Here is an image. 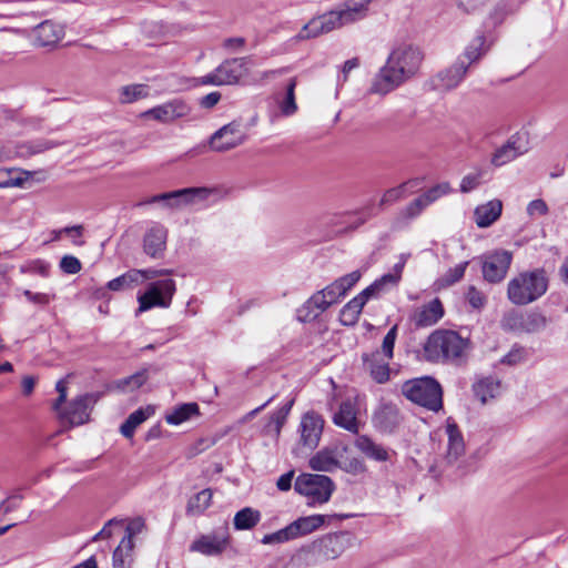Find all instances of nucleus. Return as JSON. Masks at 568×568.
<instances>
[{
    "label": "nucleus",
    "instance_id": "nucleus-51",
    "mask_svg": "<svg viewBox=\"0 0 568 568\" xmlns=\"http://www.w3.org/2000/svg\"><path fill=\"white\" fill-rule=\"evenodd\" d=\"M146 95V87L143 84H132L123 87L121 90V101L131 103Z\"/></svg>",
    "mask_w": 568,
    "mask_h": 568
},
{
    "label": "nucleus",
    "instance_id": "nucleus-16",
    "mask_svg": "<svg viewBox=\"0 0 568 568\" xmlns=\"http://www.w3.org/2000/svg\"><path fill=\"white\" fill-rule=\"evenodd\" d=\"M324 424L325 422L321 414L315 410L306 412L302 416L298 426L301 444L310 449L316 448L321 440Z\"/></svg>",
    "mask_w": 568,
    "mask_h": 568
},
{
    "label": "nucleus",
    "instance_id": "nucleus-11",
    "mask_svg": "<svg viewBox=\"0 0 568 568\" xmlns=\"http://www.w3.org/2000/svg\"><path fill=\"white\" fill-rule=\"evenodd\" d=\"M231 535L227 525H223L199 536L190 545V551L200 552L204 556L215 557L222 555L230 546Z\"/></svg>",
    "mask_w": 568,
    "mask_h": 568
},
{
    "label": "nucleus",
    "instance_id": "nucleus-6",
    "mask_svg": "<svg viewBox=\"0 0 568 568\" xmlns=\"http://www.w3.org/2000/svg\"><path fill=\"white\" fill-rule=\"evenodd\" d=\"M294 489L310 499L308 505L324 504L329 500L335 484L326 475L301 474L295 480Z\"/></svg>",
    "mask_w": 568,
    "mask_h": 568
},
{
    "label": "nucleus",
    "instance_id": "nucleus-5",
    "mask_svg": "<svg viewBox=\"0 0 568 568\" xmlns=\"http://www.w3.org/2000/svg\"><path fill=\"white\" fill-rule=\"evenodd\" d=\"M352 542L353 535L348 531L327 534L302 549L301 556L308 565H317L338 558Z\"/></svg>",
    "mask_w": 568,
    "mask_h": 568
},
{
    "label": "nucleus",
    "instance_id": "nucleus-10",
    "mask_svg": "<svg viewBox=\"0 0 568 568\" xmlns=\"http://www.w3.org/2000/svg\"><path fill=\"white\" fill-rule=\"evenodd\" d=\"M100 393H87L72 399L65 407L57 412L59 418L70 426H80L89 422L92 407L100 399Z\"/></svg>",
    "mask_w": 568,
    "mask_h": 568
},
{
    "label": "nucleus",
    "instance_id": "nucleus-44",
    "mask_svg": "<svg viewBox=\"0 0 568 568\" xmlns=\"http://www.w3.org/2000/svg\"><path fill=\"white\" fill-rule=\"evenodd\" d=\"M372 0H348L345 9L341 10L348 23L363 19Z\"/></svg>",
    "mask_w": 568,
    "mask_h": 568
},
{
    "label": "nucleus",
    "instance_id": "nucleus-23",
    "mask_svg": "<svg viewBox=\"0 0 568 568\" xmlns=\"http://www.w3.org/2000/svg\"><path fill=\"white\" fill-rule=\"evenodd\" d=\"M333 423L349 433L358 435L359 423L356 404L351 399L343 400L338 410L333 415Z\"/></svg>",
    "mask_w": 568,
    "mask_h": 568
},
{
    "label": "nucleus",
    "instance_id": "nucleus-22",
    "mask_svg": "<svg viewBox=\"0 0 568 568\" xmlns=\"http://www.w3.org/2000/svg\"><path fill=\"white\" fill-rule=\"evenodd\" d=\"M168 231L161 224L151 226L143 236V251L152 258H161L166 248Z\"/></svg>",
    "mask_w": 568,
    "mask_h": 568
},
{
    "label": "nucleus",
    "instance_id": "nucleus-20",
    "mask_svg": "<svg viewBox=\"0 0 568 568\" xmlns=\"http://www.w3.org/2000/svg\"><path fill=\"white\" fill-rule=\"evenodd\" d=\"M467 71L468 64H466V61L457 59L453 65L439 71L433 78V85L437 90H453L462 82Z\"/></svg>",
    "mask_w": 568,
    "mask_h": 568
},
{
    "label": "nucleus",
    "instance_id": "nucleus-57",
    "mask_svg": "<svg viewBox=\"0 0 568 568\" xmlns=\"http://www.w3.org/2000/svg\"><path fill=\"white\" fill-rule=\"evenodd\" d=\"M466 298L469 305L475 310H481L487 302L486 295L478 291L474 285L468 287Z\"/></svg>",
    "mask_w": 568,
    "mask_h": 568
},
{
    "label": "nucleus",
    "instance_id": "nucleus-43",
    "mask_svg": "<svg viewBox=\"0 0 568 568\" xmlns=\"http://www.w3.org/2000/svg\"><path fill=\"white\" fill-rule=\"evenodd\" d=\"M498 388L499 382L493 377H485L473 385L474 394L481 403H486L488 398L495 397Z\"/></svg>",
    "mask_w": 568,
    "mask_h": 568
},
{
    "label": "nucleus",
    "instance_id": "nucleus-41",
    "mask_svg": "<svg viewBox=\"0 0 568 568\" xmlns=\"http://www.w3.org/2000/svg\"><path fill=\"white\" fill-rule=\"evenodd\" d=\"M150 416L149 408H139L131 413L124 423L120 427L121 434L125 438H132L135 432V428L141 425L144 420H146Z\"/></svg>",
    "mask_w": 568,
    "mask_h": 568
},
{
    "label": "nucleus",
    "instance_id": "nucleus-63",
    "mask_svg": "<svg viewBox=\"0 0 568 568\" xmlns=\"http://www.w3.org/2000/svg\"><path fill=\"white\" fill-rule=\"evenodd\" d=\"M55 389L59 393L58 398L52 405V408L54 412H60V407L65 403L67 400V385L65 381L62 378L57 382Z\"/></svg>",
    "mask_w": 568,
    "mask_h": 568
},
{
    "label": "nucleus",
    "instance_id": "nucleus-48",
    "mask_svg": "<svg viewBox=\"0 0 568 568\" xmlns=\"http://www.w3.org/2000/svg\"><path fill=\"white\" fill-rule=\"evenodd\" d=\"M321 20L325 28L326 33L348 24L347 19L342 11H329L321 16Z\"/></svg>",
    "mask_w": 568,
    "mask_h": 568
},
{
    "label": "nucleus",
    "instance_id": "nucleus-9",
    "mask_svg": "<svg viewBox=\"0 0 568 568\" xmlns=\"http://www.w3.org/2000/svg\"><path fill=\"white\" fill-rule=\"evenodd\" d=\"M213 189L210 187H185L180 190H174L171 192H164L160 194H155L148 200L141 202L139 205L145 204H154V203H163L166 207H180L182 205L192 204L195 201H204L212 193Z\"/></svg>",
    "mask_w": 568,
    "mask_h": 568
},
{
    "label": "nucleus",
    "instance_id": "nucleus-3",
    "mask_svg": "<svg viewBox=\"0 0 568 568\" xmlns=\"http://www.w3.org/2000/svg\"><path fill=\"white\" fill-rule=\"evenodd\" d=\"M548 286L549 278L545 268L524 271L508 282L507 297L514 305H528L545 295Z\"/></svg>",
    "mask_w": 568,
    "mask_h": 568
},
{
    "label": "nucleus",
    "instance_id": "nucleus-28",
    "mask_svg": "<svg viewBox=\"0 0 568 568\" xmlns=\"http://www.w3.org/2000/svg\"><path fill=\"white\" fill-rule=\"evenodd\" d=\"M294 398L290 399L282 407H280L277 410H275L268 416V419L262 429L263 435L272 436L276 439L280 437L282 428L287 420V417L292 410V407L294 406Z\"/></svg>",
    "mask_w": 568,
    "mask_h": 568
},
{
    "label": "nucleus",
    "instance_id": "nucleus-30",
    "mask_svg": "<svg viewBox=\"0 0 568 568\" xmlns=\"http://www.w3.org/2000/svg\"><path fill=\"white\" fill-rule=\"evenodd\" d=\"M503 210L501 201L491 200L475 209L474 216L479 227H488L499 219Z\"/></svg>",
    "mask_w": 568,
    "mask_h": 568
},
{
    "label": "nucleus",
    "instance_id": "nucleus-13",
    "mask_svg": "<svg viewBox=\"0 0 568 568\" xmlns=\"http://www.w3.org/2000/svg\"><path fill=\"white\" fill-rule=\"evenodd\" d=\"M513 262V254L506 250H496L480 257L481 273L486 282L496 284L504 281Z\"/></svg>",
    "mask_w": 568,
    "mask_h": 568
},
{
    "label": "nucleus",
    "instance_id": "nucleus-47",
    "mask_svg": "<svg viewBox=\"0 0 568 568\" xmlns=\"http://www.w3.org/2000/svg\"><path fill=\"white\" fill-rule=\"evenodd\" d=\"M501 326L505 331L525 332V314L511 311L504 315Z\"/></svg>",
    "mask_w": 568,
    "mask_h": 568
},
{
    "label": "nucleus",
    "instance_id": "nucleus-49",
    "mask_svg": "<svg viewBox=\"0 0 568 568\" xmlns=\"http://www.w3.org/2000/svg\"><path fill=\"white\" fill-rule=\"evenodd\" d=\"M547 318L539 312H529L525 314V333H535L547 326Z\"/></svg>",
    "mask_w": 568,
    "mask_h": 568
},
{
    "label": "nucleus",
    "instance_id": "nucleus-39",
    "mask_svg": "<svg viewBox=\"0 0 568 568\" xmlns=\"http://www.w3.org/2000/svg\"><path fill=\"white\" fill-rule=\"evenodd\" d=\"M418 184H419L418 179H412V180H408L395 187L386 190L379 201V206L393 204V203L399 201L400 199H403L405 196L408 189L415 187Z\"/></svg>",
    "mask_w": 568,
    "mask_h": 568
},
{
    "label": "nucleus",
    "instance_id": "nucleus-50",
    "mask_svg": "<svg viewBox=\"0 0 568 568\" xmlns=\"http://www.w3.org/2000/svg\"><path fill=\"white\" fill-rule=\"evenodd\" d=\"M295 88L296 79L292 78L286 87L285 100L281 104V111L284 115H292L297 110V105L295 102Z\"/></svg>",
    "mask_w": 568,
    "mask_h": 568
},
{
    "label": "nucleus",
    "instance_id": "nucleus-61",
    "mask_svg": "<svg viewBox=\"0 0 568 568\" xmlns=\"http://www.w3.org/2000/svg\"><path fill=\"white\" fill-rule=\"evenodd\" d=\"M145 527V520L142 517L133 518L125 528V536L122 539L133 541V537L142 532Z\"/></svg>",
    "mask_w": 568,
    "mask_h": 568
},
{
    "label": "nucleus",
    "instance_id": "nucleus-29",
    "mask_svg": "<svg viewBox=\"0 0 568 568\" xmlns=\"http://www.w3.org/2000/svg\"><path fill=\"white\" fill-rule=\"evenodd\" d=\"M527 1L528 0H500L489 13L486 26L493 28L500 26L508 16L517 13Z\"/></svg>",
    "mask_w": 568,
    "mask_h": 568
},
{
    "label": "nucleus",
    "instance_id": "nucleus-4",
    "mask_svg": "<svg viewBox=\"0 0 568 568\" xmlns=\"http://www.w3.org/2000/svg\"><path fill=\"white\" fill-rule=\"evenodd\" d=\"M402 395L415 405L438 413L443 409L444 390L433 376L425 375L405 381L400 386Z\"/></svg>",
    "mask_w": 568,
    "mask_h": 568
},
{
    "label": "nucleus",
    "instance_id": "nucleus-32",
    "mask_svg": "<svg viewBox=\"0 0 568 568\" xmlns=\"http://www.w3.org/2000/svg\"><path fill=\"white\" fill-rule=\"evenodd\" d=\"M141 284V274L139 270L132 268L124 274L111 280L106 284V288L114 292L128 291Z\"/></svg>",
    "mask_w": 568,
    "mask_h": 568
},
{
    "label": "nucleus",
    "instance_id": "nucleus-1",
    "mask_svg": "<svg viewBox=\"0 0 568 568\" xmlns=\"http://www.w3.org/2000/svg\"><path fill=\"white\" fill-rule=\"evenodd\" d=\"M423 60L424 54L418 47L397 45L375 75L369 92L386 95L396 90L418 73Z\"/></svg>",
    "mask_w": 568,
    "mask_h": 568
},
{
    "label": "nucleus",
    "instance_id": "nucleus-45",
    "mask_svg": "<svg viewBox=\"0 0 568 568\" xmlns=\"http://www.w3.org/2000/svg\"><path fill=\"white\" fill-rule=\"evenodd\" d=\"M487 175L486 170L476 169L474 172L466 174L460 182L459 190L463 193H469L477 189L484 181Z\"/></svg>",
    "mask_w": 568,
    "mask_h": 568
},
{
    "label": "nucleus",
    "instance_id": "nucleus-36",
    "mask_svg": "<svg viewBox=\"0 0 568 568\" xmlns=\"http://www.w3.org/2000/svg\"><path fill=\"white\" fill-rule=\"evenodd\" d=\"M364 303L356 296L347 302L339 312V322L344 326H353L358 322Z\"/></svg>",
    "mask_w": 568,
    "mask_h": 568
},
{
    "label": "nucleus",
    "instance_id": "nucleus-54",
    "mask_svg": "<svg viewBox=\"0 0 568 568\" xmlns=\"http://www.w3.org/2000/svg\"><path fill=\"white\" fill-rule=\"evenodd\" d=\"M468 264L469 262L465 261L454 267H450L443 277L445 284L450 286L459 282L464 277Z\"/></svg>",
    "mask_w": 568,
    "mask_h": 568
},
{
    "label": "nucleus",
    "instance_id": "nucleus-52",
    "mask_svg": "<svg viewBox=\"0 0 568 568\" xmlns=\"http://www.w3.org/2000/svg\"><path fill=\"white\" fill-rule=\"evenodd\" d=\"M361 272L353 271L346 275H343L334 281L344 296L348 293V291L361 280Z\"/></svg>",
    "mask_w": 568,
    "mask_h": 568
},
{
    "label": "nucleus",
    "instance_id": "nucleus-15",
    "mask_svg": "<svg viewBox=\"0 0 568 568\" xmlns=\"http://www.w3.org/2000/svg\"><path fill=\"white\" fill-rule=\"evenodd\" d=\"M352 514L311 515L298 517L288 524L293 539L306 536L321 528L324 524L333 520H344L353 517Z\"/></svg>",
    "mask_w": 568,
    "mask_h": 568
},
{
    "label": "nucleus",
    "instance_id": "nucleus-46",
    "mask_svg": "<svg viewBox=\"0 0 568 568\" xmlns=\"http://www.w3.org/2000/svg\"><path fill=\"white\" fill-rule=\"evenodd\" d=\"M326 33L321 16L311 19L296 34L297 40H307Z\"/></svg>",
    "mask_w": 568,
    "mask_h": 568
},
{
    "label": "nucleus",
    "instance_id": "nucleus-64",
    "mask_svg": "<svg viewBox=\"0 0 568 568\" xmlns=\"http://www.w3.org/2000/svg\"><path fill=\"white\" fill-rule=\"evenodd\" d=\"M23 296L33 304L45 306L50 303V296L45 293H33L30 290H24Z\"/></svg>",
    "mask_w": 568,
    "mask_h": 568
},
{
    "label": "nucleus",
    "instance_id": "nucleus-18",
    "mask_svg": "<svg viewBox=\"0 0 568 568\" xmlns=\"http://www.w3.org/2000/svg\"><path fill=\"white\" fill-rule=\"evenodd\" d=\"M191 108L181 99H174L161 105L144 111L143 118H152L162 123H170L176 119L185 118L190 114Z\"/></svg>",
    "mask_w": 568,
    "mask_h": 568
},
{
    "label": "nucleus",
    "instance_id": "nucleus-56",
    "mask_svg": "<svg viewBox=\"0 0 568 568\" xmlns=\"http://www.w3.org/2000/svg\"><path fill=\"white\" fill-rule=\"evenodd\" d=\"M397 337V325H394L387 334L384 336L382 343V352L383 356L387 359H392L394 357V346Z\"/></svg>",
    "mask_w": 568,
    "mask_h": 568
},
{
    "label": "nucleus",
    "instance_id": "nucleus-53",
    "mask_svg": "<svg viewBox=\"0 0 568 568\" xmlns=\"http://www.w3.org/2000/svg\"><path fill=\"white\" fill-rule=\"evenodd\" d=\"M449 192H450V185H449V183L445 182V183L436 184L435 186L430 187L425 193H423L420 196H422L423 201L428 206L429 204L435 202L437 199H439L442 195L448 194Z\"/></svg>",
    "mask_w": 568,
    "mask_h": 568
},
{
    "label": "nucleus",
    "instance_id": "nucleus-40",
    "mask_svg": "<svg viewBox=\"0 0 568 568\" xmlns=\"http://www.w3.org/2000/svg\"><path fill=\"white\" fill-rule=\"evenodd\" d=\"M133 546V541H130L129 539H122L120 541L119 546L113 551V568H131V551Z\"/></svg>",
    "mask_w": 568,
    "mask_h": 568
},
{
    "label": "nucleus",
    "instance_id": "nucleus-38",
    "mask_svg": "<svg viewBox=\"0 0 568 568\" xmlns=\"http://www.w3.org/2000/svg\"><path fill=\"white\" fill-rule=\"evenodd\" d=\"M395 280L390 275H383L379 278L375 280L369 286L364 288L356 297L366 304L371 298L379 297L384 292H386L389 286L387 285V281Z\"/></svg>",
    "mask_w": 568,
    "mask_h": 568
},
{
    "label": "nucleus",
    "instance_id": "nucleus-55",
    "mask_svg": "<svg viewBox=\"0 0 568 568\" xmlns=\"http://www.w3.org/2000/svg\"><path fill=\"white\" fill-rule=\"evenodd\" d=\"M293 540L288 525L275 532L265 535L261 542L264 545L283 544Z\"/></svg>",
    "mask_w": 568,
    "mask_h": 568
},
{
    "label": "nucleus",
    "instance_id": "nucleus-37",
    "mask_svg": "<svg viewBox=\"0 0 568 568\" xmlns=\"http://www.w3.org/2000/svg\"><path fill=\"white\" fill-rule=\"evenodd\" d=\"M485 43L486 37L484 32H480L473 39V41L467 45L464 53L458 57V59H464L469 68L471 63L478 61L485 54Z\"/></svg>",
    "mask_w": 568,
    "mask_h": 568
},
{
    "label": "nucleus",
    "instance_id": "nucleus-35",
    "mask_svg": "<svg viewBox=\"0 0 568 568\" xmlns=\"http://www.w3.org/2000/svg\"><path fill=\"white\" fill-rule=\"evenodd\" d=\"M310 467L318 471H333L338 467V460L333 450L322 449L311 457Z\"/></svg>",
    "mask_w": 568,
    "mask_h": 568
},
{
    "label": "nucleus",
    "instance_id": "nucleus-17",
    "mask_svg": "<svg viewBox=\"0 0 568 568\" xmlns=\"http://www.w3.org/2000/svg\"><path fill=\"white\" fill-rule=\"evenodd\" d=\"M354 447L367 459L373 460L375 463H387L393 462V458L396 457L397 453L374 440L368 435H357L354 440Z\"/></svg>",
    "mask_w": 568,
    "mask_h": 568
},
{
    "label": "nucleus",
    "instance_id": "nucleus-19",
    "mask_svg": "<svg viewBox=\"0 0 568 568\" xmlns=\"http://www.w3.org/2000/svg\"><path fill=\"white\" fill-rule=\"evenodd\" d=\"M527 150V142L524 141L523 135L516 133L493 153L490 162L494 166H501L526 153Z\"/></svg>",
    "mask_w": 568,
    "mask_h": 568
},
{
    "label": "nucleus",
    "instance_id": "nucleus-58",
    "mask_svg": "<svg viewBox=\"0 0 568 568\" xmlns=\"http://www.w3.org/2000/svg\"><path fill=\"white\" fill-rule=\"evenodd\" d=\"M22 182L13 170L0 169V189L20 186Z\"/></svg>",
    "mask_w": 568,
    "mask_h": 568
},
{
    "label": "nucleus",
    "instance_id": "nucleus-60",
    "mask_svg": "<svg viewBox=\"0 0 568 568\" xmlns=\"http://www.w3.org/2000/svg\"><path fill=\"white\" fill-rule=\"evenodd\" d=\"M81 262L73 255H64L60 261V268L65 274H77L81 271Z\"/></svg>",
    "mask_w": 568,
    "mask_h": 568
},
{
    "label": "nucleus",
    "instance_id": "nucleus-14",
    "mask_svg": "<svg viewBox=\"0 0 568 568\" xmlns=\"http://www.w3.org/2000/svg\"><path fill=\"white\" fill-rule=\"evenodd\" d=\"M245 134L241 130V123L232 121L216 130L209 139L211 150L225 152L241 145Z\"/></svg>",
    "mask_w": 568,
    "mask_h": 568
},
{
    "label": "nucleus",
    "instance_id": "nucleus-26",
    "mask_svg": "<svg viewBox=\"0 0 568 568\" xmlns=\"http://www.w3.org/2000/svg\"><path fill=\"white\" fill-rule=\"evenodd\" d=\"M33 31L34 43L39 47H53L64 36L63 28L52 20L42 21Z\"/></svg>",
    "mask_w": 568,
    "mask_h": 568
},
{
    "label": "nucleus",
    "instance_id": "nucleus-8",
    "mask_svg": "<svg viewBox=\"0 0 568 568\" xmlns=\"http://www.w3.org/2000/svg\"><path fill=\"white\" fill-rule=\"evenodd\" d=\"M339 292L334 282L323 290L317 291L297 310V318L301 322H312L316 320L331 305L339 302V300L344 297Z\"/></svg>",
    "mask_w": 568,
    "mask_h": 568
},
{
    "label": "nucleus",
    "instance_id": "nucleus-25",
    "mask_svg": "<svg viewBox=\"0 0 568 568\" xmlns=\"http://www.w3.org/2000/svg\"><path fill=\"white\" fill-rule=\"evenodd\" d=\"M443 316V303L438 297H435L415 312L412 320L416 327H428L435 325Z\"/></svg>",
    "mask_w": 568,
    "mask_h": 568
},
{
    "label": "nucleus",
    "instance_id": "nucleus-42",
    "mask_svg": "<svg viewBox=\"0 0 568 568\" xmlns=\"http://www.w3.org/2000/svg\"><path fill=\"white\" fill-rule=\"evenodd\" d=\"M148 381V373L145 369L139 371L130 376L118 379L113 383L114 388L122 392H133L142 387Z\"/></svg>",
    "mask_w": 568,
    "mask_h": 568
},
{
    "label": "nucleus",
    "instance_id": "nucleus-62",
    "mask_svg": "<svg viewBox=\"0 0 568 568\" xmlns=\"http://www.w3.org/2000/svg\"><path fill=\"white\" fill-rule=\"evenodd\" d=\"M489 0H455L458 9L466 13H474L481 9Z\"/></svg>",
    "mask_w": 568,
    "mask_h": 568
},
{
    "label": "nucleus",
    "instance_id": "nucleus-24",
    "mask_svg": "<svg viewBox=\"0 0 568 568\" xmlns=\"http://www.w3.org/2000/svg\"><path fill=\"white\" fill-rule=\"evenodd\" d=\"M363 363L369 371L371 377L378 384H384L389 379V361L386 357L383 358L379 351H375L371 354H363Z\"/></svg>",
    "mask_w": 568,
    "mask_h": 568
},
{
    "label": "nucleus",
    "instance_id": "nucleus-31",
    "mask_svg": "<svg viewBox=\"0 0 568 568\" xmlns=\"http://www.w3.org/2000/svg\"><path fill=\"white\" fill-rule=\"evenodd\" d=\"M212 496L213 493L210 488H205L192 496L186 505V516H201L211 506Z\"/></svg>",
    "mask_w": 568,
    "mask_h": 568
},
{
    "label": "nucleus",
    "instance_id": "nucleus-12",
    "mask_svg": "<svg viewBox=\"0 0 568 568\" xmlns=\"http://www.w3.org/2000/svg\"><path fill=\"white\" fill-rule=\"evenodd\" d=\"M247 62V57L226 59L214 71L202 77L201 82L217 87L236 84L243 77Z\"/></svg>",
    "mask_w": 568,
    "mask_h": 568
},
{
    "label": "nucleus",
    "instance_id": "nucleus-59",
    "mask_svg": "<svg viewBox=\"0 0 568 568\" xmlns=\"http://www.w3.org/2000/svg\"><path fill=\"white\" fill-rule=\"evenodd\" d=\"M427 207V204L423 201L422 196H418L414 201H412L409 204L405 206V209L402 211V214L405 219H415L417 217L424 209Z\"/></svg>",
    "mask_w": 568,
    "mask_h": 568
},
{
    "label": "nucleus",
    "instance_id": "nucleus-21",
    "mask_svg": "<svg viewBox=\"0 0 568 568\" xmlns=\"http://www.w3.org/2000/svg\"><path fill=\"white\" fill-rule=\"evenodd\" d=\"M375 427L383 433H393L402 423L398 406L392 402L382 403L373 415Z\"/></svg>",
    "mask_w": 568,
    "mask_h": 568
},
{
    "label": "nucleus",
    "instance_id": "nucleus-2",
    "mask_svg": "<svg viewBox=\"0 0 568 568\" xmlns=\"http://www.w3.org/2000/svg\"><path fill=\"white\" fill-rule=\"evenodd\" d=\"M471 349V341L453 329H436L428 336L424 346L428 361L455 366L465 365Z\"/></svg>",
    "mask_w": 568,
    "mask_h": 568
},
{
    "label": "nucleus",
    "instance_id": "nucleus-33",
    "mask_svg": "<svg viewBox=\"0 0 568 568\" xmlns=\"http://www.w3.org/2000/svg\"><path fill=\"white\" fill-rule=\"evenodd\" d=\"M260 520V510L252 507H244L235 514L233 525L236 530H250L254 528Z\"/></svg>",
    "mask_w": 568,
    "mask_h": 568
},
{
    "label": "nucleus",
    "instance_id": "nucleus-34",
    "mask_svg": "<svg viewBox=\"0 0 568 568\" xmlns=\"http://www.w3.org/2000/svg\"><path fill=\"white\" fill-rule=\"evenodd\" d=\"M200 415V407L196 403H184L174 407V409L165 416V420L170 425H180L192 416Z\"/></svg>",
    "mask_w": 568,
    "mask_h": 568
},
{
    "label": "nucleus",
    "instance_id": "nucleus-7",
    "mask_svg": "<svg viewBox=\"0 0 568 568\" xmlns=\"http://www.w3.org/2000/svg\"><path fill=\"white\" fill-rule=\"evenodd\" d=\"M175 291V282L172 278L151 282L146 291L138 295L139 307L135 312L136 315L153 307H169Z\"/></svg>",
    "mask_w": 568,
    "mask_h": 568
},
{
    "label": "nucleus",
    "instance_id": "nucleus-27",
    "mask_svg": "<svg viewBox=\"0 0 568 568\" xmlns=\"http://www.w3.org/2000/svg\"><path fill=\"white\" fill-rule=\"evenodd\" d=\"M446 434L448 443L445 458L448 463H454L465 453L464 437L458 425L450 418L447 419Z\"/></svg>",
    "mask_w": 568,
    "mask_h": 568
}]
</instances>
